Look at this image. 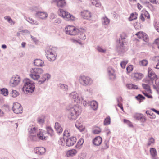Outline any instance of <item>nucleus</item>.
Masks as SVG:
<instances>
[{
    "instance_id": "c756f323",
    "label": "nucleus",
    "mask_w": 159,
    "mask_h": 159,
    "mask_svg": "<svg viewBox=\"0 0 159 159\" xmlns=\"http://www.w3.org/2000/svg\"><path fill=\"white\" fill-rule=\"evenodd\" d=\"M138 14L136 12L132 13L130 14L129 20L132 21L133 20H136L137 18Z\"/></svg>"
},
{
    "instance_id": "09e8293b",
    "label": "nucleus",
    "mask_w": 159,
    "mask_h": 159,
    "mask_svg": "<svg viewBox=\"0 0 159 159\" xmlns=\"http://www.w3.org/2000/svg\"><path fill=\"white\" fill-rule=\"evenodd\" d=\"M19 95V93L18 92L15 90H13L12 92L11 95L13 97H16Z\"/></svg>"
},
{
    "instance_id": "393cba45",
    "label": "nucleus",
    "mask_w": 159,
    "mask_h": 159,
    "mask_svg": "<svg viewBox=\"0 0 159 159\" xmlns=\"http://www.w3.org/2000/svg\"><path fill=\"white\" fill-rule=\"evenodd\" d=\"M55 128L56 131L58 133H61L63 131V129L60 125L58 122L55 123Z\"/></svg>"
},
{
    "instance_id": "f8f14e48",
    "label": "nucleus",
    "mask_w": 159,
    "mask_h": 159,
    "mask_svg": "<svg viewBox=\"0 0 159 159\" xmlns=\"http://www.w3.org/2000/svg\"><path fill=\"white\" fill-rule=\"evenodd\" d=\"M76 141V138L74 137H71L68 138L66 141V145L68 147L73 146Z\"/></svg>"
},
{
    "instance_id": "b1692460",
    "label": "nucleus",
    "mask_w": 159,
    "mask_h": 159,
    "mask_svg": "<svg viewBox=\"0 0 159 159\" xmlns=\"http://www.w3.org/2000/svg\"><path fill=\"white\" fill-rule=\"evenodd\" d=\"M90 105L91 108L93 110H96L98 108V103L95 101H91L89 103Z\"/></svg>"
},
{
    "instance_id": "423d86ee",
    "label": "nucleus",
    "mask_w": 159,
    "mask_h": 159,
    "mask_svg": "<svg viewBox=\"0 0 159 159\" xmlns=\"http://www.w3.org/2000/svg\"><path fill=\"white\" fill-rule=\"evenodd\" d=\"M58 14L59 16L66 20H73L75 19V18L73 16L62 9H59Z\"/></svg>"
},
{
    "instance_id": "680f3d73",
    "label": "nucleus",
    "mask_w": 159,
    "mask_h": 159,
    "mask_svg": "<svg viewBox=\"0 0 159 159\" xmlns=\"http://www.w3.org/2000/svg\"><path fill=\"white\" fill-rule=\"evenodd\" d=\"M151 110H152L154 112L157 114L159 115V111H157L154 108H152L151 109Z\"/></svg>"
},
{
    "instance_id": "9d476101",
    "label": "nucleus",
    "mask_w": 159,
    "mask_h": 159,
    "mask_svg": "<svg viewBox=\"0 0 159 159\" xmlns=\"http://www.w3.org/2000/svg\"><path fill=\"white\" fill-rule=\"evenodd\" d=\"M12 109L15 113L19 114L22 112L23 109L20 103L16 102L13 104Z\"/></svg>"
},
{
    "instance_id": "338daca9",
    "label": "nucleus",
    "mask_w": 159,
    "mask_h": 159,
    "mask_svg": "<svg viewBox=\"0 0 159 159\" xmlns=\"http://www.w3.org/2000/svg\"><path fill=\"white\" fill-rule=\"evenodd\" d=\"M150 2L153 4H156V0H148Z\"/></svg>"
},
{
    "instance_id": "e433bc0d",
    "label": "nucleus",
    "mask_w": 159,
    "mask_h": 159,
    "mask_svg": "<svg viewBox=\"0 0 159 159\" xmlns=\"http://www.w3.org/2000/svg\"><path fill=\"white\" fill-rule=\"evenodd\" d=\"M91 2L96 7H99L101 5L98 0H91Z\"/></svg>"
},
{
    "instance_id": "412c9836",
    "label": "nucleus",
    "mask_w": 159,
    "mask_h": 159,
    "mask_svg": "<svg viewBox=\"0 0 159 159\" xmlns=\"http://www.w3.org/2000/svg\"><path fill=\"white\" fill-rule=\"evenodd\" d=\"M57 6L59 7H63L66 5L65 0H56Z\"/></svg>"
},
{
    "instance_id": "bf43d9fd",
    "label": "nucleus",
    "mask_w": 159,
    "mask_h": 159,
    "mask_svg": "<svg viewBox=\"0 0 159 159\" xmlns=\"http://www.w3.org/2000/svg\"><path fill=\"white\" fill-rule=\"evenodd\" d=\"M146 113L147 115H149V116H152V112L150 110L147 111H146Z\"/></svg>"
},
{
    "instance_id": "de8ad7c7",
    "label": "nucleus",
    "mask_w": 159,
    "mask_h": 159,
    "mask_svg": "<svg viewBox=\"0 0 159 159\" xmlns=\"http://www.w3.org/2000/svg\"><path fill=\"white\" fill-rule=\"evenodd\" d=\"M133 69V66L132 65H129L126 68L127 73H130Z\"/></svg>"
},
{
    "instance_id": "5701e85b",
    "label": "nucleus",
    "mask_w": 159,
    "mask_h": 159,
    "mask_svg": "<svg viewBox=\"0 0 159 159\" xmlns=\"http://www.w3.org/2000/svg\"><path fill=\"white\" fill-rule=\"evenodd\" d=\"M43 131L42 130H39V133L37 134L38 137L40 139L45 140L47 139V137L43 134Z\"/></svg>"
},
{
    "instance_id": "1a4fd4ad",
    "label": "nucleus",
    "mask_w": 159,
    "mask_h": 159,
    "mask_svg": "<svg viewBox=\"0 0 159 159\" xmlns=\"http://www.w3.org/2000/svg\"><path fill=\"white\" fill-rule=\"evenodd\" d=\"M20 81V78L18 75H14L11 79L10 84L12 87H14L17 85Z\"/></svg>"
},
{
    "instance_id": "c9c22d12",
    "label": "nucleus",
    "mask_w": 159,
    "mask_h": 159,
    "mask_svg": "<svg viewBox=\"0 0 159 159\" xmlns=\"http://www.w3.org/2000/svg\"><path fill=\"white\" fill-rule=\"evenodd\" d=\"M1 93L4 96H7L8 94V91L7 89L3 88L0 90Z\"/></svg>"
},
{
    "instance_id": "4c0bfd02",
    "label": "nucleus",
    "mask_w": 159,
    "mask_h": 159,
    "mask_svg": "<svg viewBox=\"0 0 159 159\" xmlns=\"http://www.w3.org/2000/svg\"><path fill=\"white\" fill-rule=\"evenodd\" d=\"M111 122V119L109 116L107 117L104 120V124L105 125H109Z\"/></svg>"
},
{
    "instance_id": "49530a36",
    "label": "nucleus",
    "mask_w": 159,
    "mask_h": 159,
    "mask_svg": "<svg viewBox=\"0 0 159 159\" xmlns=\"http://www.w3.org/2000/svg\"><path fill=\"white\" fill-rule=\"evenodd\" d=\"M29 132L31 134L35 133L36 132V129L34 127H29Z\"/></svg>"
},
{
    "instance_id": "f3484780",
    "label": "nucleus",
    "mask_w": 159,
    "mask_h": 159,
    "mask_svg": "<svg viewBox=\"0 0 159 159\" xmlns=\"http://www.w3.org/2000/svg\"><path fill=\"white\" fill-rule=\"evenodd\" d=\"M86 31L85 29H81L79 30V38L81 40H84L86 39L85 33Z\"/></svg>"
},
{
    "instance_id": "aec40b11",
    "label": "nucleus",
    "mask_w": 159,
    "mask_h": 159,
    "mask_svg": "<svg viewBox=\"0 0 159 159\" xmlns=\"http://www.w3.org/2000/svg\"><path fill=\"white\" fill-rule=\"evenodd\" d=\"M75 126L80 131H84L85 130L84 126L78 120L76 121Z\"/></svg>"
},
{
    "instance_id": "72a5a7b5",
    "label": "nucleus",
    "mask_w": 159,
    "mask_h": 159,
    "mask_svg": "<svg viewBox=\"0 0 159 159\" xmlns=\"http://www.w3.org/2000/svg\"><path fill=\"white\" fill-rule=\"evenodd\" d=\"M47 133L51 136L54 135V132L52 129L50 127H46Z\"/></svg>"
},
{
    "instance_id": "6e6552de",
    "label": "nucleus",
    "mask_w": 159,
    "mask_h": 159,
    "mask_svg": "<svg viewBox=\"0 0 159 159\" xmlns=\"http://www.w3.org/2000/svg\"><path fill=\"white\" fill-rule=\"evenodd\" d=\"M148 77L152 81L155 80V83L157 86H159V82H158L157 80V76L154 72L150 68H148Z\"/></svg>"
},
{
    "instance_id": "4d7b16f0",
    "label": "nucleus",
    "mask_w": 159,
    "mask_h": 159,
    "mask_svg": "<svg viewBox=\"0 0 159 159\" xmlns=\"http://www.w3.org/2000/svg\"><path fill=\"white\" fill-rule=\"evenodd\" d=\"M139 18L142 22L144 21L145 18L143 14H141V15H140Z\"/></svg>"
},
{
    "instance_id": "c03bdc74",
    "label": "nucleus",
    "mask_w": 159,
    "mask_h": 159,
    "mask_svg": "<svg viewBox=\"0 0 159 159\" xmlns=\"http://www.w3.org/2000/svg\"><path fill=\"white\" fill-rule=\"evenodd\" d=\"M155 142L154 139L152 138H151L148 140V142L147 144L148 146H149L151 144H154Z\"/></svg>"
},
{
    "instance_id": "2f4dec72",
    "label": "nucleus",
    "mask_w": 159,
    "mask_h": 159,
    "mask_svg": "<svg viewBox=\"0 0 159 159\" xmlns=\"http://www.w3.org/2000/svg\"><path fill=\"white\" fill-rule=\"evenodd\" d=\"M101 130L99 127H94L93 128L92 132L95 134H98L101 132Z\"/></svg>"
},
{
    "instance_id": "4468645a",
    "label": "nucleus",
    "mask_w": 159,
    "mask_h": 159,
    "mask_svg": "<svg viewBox=\"0 0 159 159\" xmlns=\"http://www.w3.org/2000/svg\"><path fill=\"white\" fill-rule=\"evenodd\" d=\"M81 15L84 19H89L92 16L90 11L88 10H84L81 12Z\"/></svg>"
},
{
    "instance_id": "4be33fe9",
    "label": "nucleus",
    "mask_w": 159,
    "mask_h": 159,
    "mask_svg": "<svg viewBox=\"0 0 159 159\" xmlns=\"http://www.w3.org/2000/svg\"><path fill=\"white\" fill-rule=\"evenodd\" d=\"M108 73L111 79H114L116 78V76L115 74V71L112 68H108Z\"/></svg>"
},
{
    "instance_id": "9b49d317",
    "label": "nucleus",
    "mask_w": 159,
    "mask_h": 159,
    "mask_svg": "<svg viewBox=\"0 0 159 159\" xmlns=\"http://www.w3.org/2000/svg\"><path fill=\"white\" fill-rule=\"evenodd\" d=\"M135 35L139 38L143 39L145 42H147L148 41V36L146 33L143 32H139L137 33Z\"/></svg>"
},
{
    "instance_id": "052dcab7",
    "label": "nucleus",
    "mask_w": 159,
    "mask_h": 159,
    "mask_svg": "<svg viewBox=\"0 0 159 159\" xmlns=\"http://www.w3.org/2000/svg\"><path fill=\"white\" fill-rule=\"evenodd\" d=\"M154 43L157 44H159V38L156 39L154 42Z\"/></svg>"
},
{
    "instance_id": "a211bd4d",
    "label": "nucleus",
    "mask_w": 159,
    "mask_h": 159,
    "mask_svg": "<svg viewBox=\"0 0 159 159\" xmlns=\"http://www.w3.org/2000/svg\"><path fill=\"white\" fill-rule=\"evenodd\" d=\"M102 138L100 136L96 137L93 140V144L96 146L99 145L102 143Z\"/></svg>"
},
{
    "instance_id": "39448f33",
    "label": "nucleus",
    "mask_w": 159,
    "mask_h": 159,
    "mask_svg": "<svg viewBox=\"0 0 159 159\" xmlns=\"http://www.w3.org/2000/svg\"><path fill=\"white\" fill-rule=\"evenodd\" d=\"M80 83L84 86L90 85L93 84V80L90 77L84 75L80 77Z\"/></svg>"
},
{
    "instance_id": "2eb2a0df",
    "label": "nucleus",
    "mask_w": 159,
    "mask_h": 159,
    "mask_svg": "<svg viewBox=\"0 0 159 159\" xmlns=\"http://www.w3.org/2000/svg\"><path fill=\"white\" fill-rule=\"evenodd\" d=\"M35 153L40 155L43 154L45 152V149L43 147H37L34 149Z\"/></svg>"
},
{
    "instance_id": "69168bd1",
    "label": "nucleus",
    "mask_w": 159,
    "mask_h": 159,
    "mask_svg": "<svg viewBox=\"0 0 159 159\" xmlns=\"http://www.w3.org/2000/svg\"><path fill=\"white\" fill-rule=\"evenodd\" d=\"M118 105L121 109L123 111V108L122 104L121 103H119L118 104Z\"/></svg>"
},
{
    "instance_id": "6e6d98bb",
    "label": "nucleus",
    "mask_w": 159,
    "mask_h": 159,
    "mask_svg": "<svg viewBox=\"0 0 159 159\" xmlns=\"http://www.w3.org/2000/svg\"><path fill=\"white\" fill-rule=\"evenodd\" d=\"M143 14L144 17L147 18L148 19H150V15L148 12L145 11L144 12V13Z\"/></svg>"
},
{
    "instance_id": "a18cd8bd",
    "label": "nucleus",
    "mask_w": 159,
    "mask_h": 159,
    "mask_svg": "<svg viewBox=\"0 0 159 159\" xmlns=\"http://www.w3.org/2000/svg\"><path fill=\"white\" fill-rule=\"evenodd\" d=\"M148 98H152L153 97L152 95L151 94V93H148V92H142Z\"/></svg>"
},
{
    "instance_id": "a878e982",
    "label": "nucleus",
    "mask_w": 159,
    "mask_h": 159,
    "mask_svg": "<svg viewBox=\"0 0 159 159\" xmlns=\"http://www.w3.org/2000/svg\"><path fill=\"white\" fill-rule=\"evenodd\" d=\"M84 143V140L82 138H80L78 141L75 147L77 149H80L82 147Z\"/></svg>"
},
{
    "instance_id": "473e14b6",
    "label": "nucleus",
    "mask_w": 159,
    "mask_h": 159,
    "mask_svg": "<svg viewBox=\"0 0 159 159\" xmlns=\"http://www.w3.org/2000/svg\"><path fill=\"white\" fill-rule=\"evenodd\" d=\"M150 152L151 156L152 157H156L157 155L156 150L154 148H151L150 149Z\"/></svg>"
},
{
    "instance_id": "ddd939ff",
    "label": "nucleus",
    "mask_w": 159,
    "mask_h": 159,
    "mask_svg": "<svg viewBox=\"0 0 159 159\" xmlns=\"http://www.w3.org/2000/svg\"><path fill=\"white\" fill-rule=\"evenodd\" d=\"M134 117L136 120H140L143 122H145L146 120L145 117L141 113H136L134 115Z\"/></svg>"
},
{
    "instance_id": "0e129e2a",
    "label": "nucleus",
    "mask_w": 159,
    "mask_h": 159,
    "mask_svg": "<svg viewBox=\"0 0 159 159\" xmlns=\"http://www.w3.org/2000/svg\"><path fill=\"white\" fill-rule=\"evenodd\" d=\"M4 112L0 109V116H3L4 115Z\"/></svg>"
},
{
    "instance_id": "0eeeda50",
    "label": "nucleus",
    "mask_w": 159,
    "mask_h": 159,
    "mask_svg": "<svg viewBox=\"0 0 159 159\" xmlns=\"http://www.w3.org/2000/svg\"><path fill=\"white\" fill-rule=\"evenodd\" d=\"M66 34L70 35H75L77 34L79 30L75 27L72 25H68L65 28Z\"/></svg>"
},
{
    "instance_id": "cd10ccee",
    "label": "nucleus",
    "mask_w": 159,
    "mask_h": 159,
    "mask_svg": "<svg viewBox=\"0 0 159 159\" xmlns=\"http://www.w3.org/2000/svg\"><path fill=\"white\" fill-rule=\"evenodd\" d=\"M34 64L35 65L38 66H43L44 65V62L40 59H37L34 60Z\"/></svg>"
},
{
    "instance_id": "bb28decb",
    "label": "nucleus",
    "mask_w": 159,
    "mask_h": 159,
    "mask_svg": "<svg viewBox=\"0 0 159 159\" xmlns=\"http://www.w3.org/2000/svg\"><path fill=\"white\" fill-rule=\"evenodd\" d=\"M143 77V74L140 73H135L134 74L133 77L134 80H139Z\"/></svg>"
},
{
    "instance_id": "f704fd0d",
    "label": "nucleus",
    "mask_w": 159,
    "mask_h": 159,
    "mask_svg": "<svg viewBox=\"0 0 159 159\" xmlns=\"http://www.w3.org/2000/svg\"><path fill=\"white\" fill-rule=\"evenodd\" d=\"M102 21L103 24L107 25L110 23V20L106 17H103L102 18Z\"/></svg>"
},
{
    "instance_id": "864d4df0",
    "label": "nucleus",
    "mask_w": 159,
    "mask_h": 159,
    "mask_svg": "<svg viewBox=\"0 0 159 159\" xmlns=\"http://www.w3.org/2000/svg\"><path fill=\"white\" fill-rule=\"evenodd\" d=\"M60 86L61 88L64 90H66L68 88V86L63 84H60Z\"/></svg>"
},
{
    "instance_id": "20e7f679",
    "label": "nucleus",
    "mask_w": 159,
    "mask_h": 159,
    "mask_svg": "<svg viewBox=\"0 0 159 159\" xmlns=\"http://www.w3.org/2000/svg\"><path fill=\"white\" fill-rule=\"evenodd\" d=\"M46 52L47 58L49 61H53L55 60L56 55L55 48L51 46L48 47Z\"/></svg>"
},
{
    "instance_id": "c85d7f7f",
    "label": "nucleus",
    "mask_w": 159,
    "mask_h": 159,
    "mask_svg": "<svg viewBox=\"0 0 159 159\" xmlns=\"http://www.w3.org/2000/svg\"><path fill=\"white\" fill-rule=\"evenodd\" d=\"M142 87L145 90L146 92H148V93H152L150 87L148 85L145 84H142Z\"/></svg>"
},
{
    "instance_id": "6ab92c4d",
    "label": "nucleus",
    "mask_w": 159,
    "mask_h": 159,
    "mask_svg": "<svg viewBox=\"0 0 159 159\" xmlns=\"http://www.w3.org/2000/svg\"><path fill=\"white\" fill-rule=\"evenodd\" d=\"M77 151L75 149H72L67 151L66 155L67 157H71L76 155Z\"/></svg>"
},
{
    "instance_id": "3c124183",
    "label": "nucleus",
    "mask_w": 159,
    "mask_h": 159,
    "mask_svg": "<svg viewBox=\"0 0 159 159\" xmlns=\"http://www.w3.org/2000/svg\"><path fill=\"white\" fill-rule=\"evenodd\" d=\"M128 61H123L121 62L120 64L121 66L123 68H125V67L126 64L128 63Z\"/></svg>"
},
{
    "instance_id": "dca6fc26",
    "label": "nucleus",
    "mask_w": 159,
    "mask_h": 159,
    "mask_svg": "<svg viewBox=\"0 0 159 159\" xmlns=\"http://www.w3.org/2000/svg\"><path fill=\"white\" fill-rule=\"evenodd\" d=\"M36 16L41 19H45L48 17V14L47 13L42 11H39L36 14Z\"/></svg>"
},
{
    "instance_id": "7c9ffc66",
    "label": "nucleus",
    "mask_w": 159,
    "mask_h": 159,
    "mask_svg": "<svg viewBox=\"0 0 159 159\" xmlns=\"http://www.w3.org/2000/svg\"><path fill=\"white\" fill-rule=\"evenodd\" d=\"M127 87L130 89H137L138 87L137 85L132 84H129L126 85Z\"/></svg>"
},
{
    "instance_id": "58836bf2",
    "label": "nucleus",
    "mask_w": 159,
    "mask_h": 159,
    "mask_svg": "<svg viewBox=\"0 0 159 159\" xmlns=\"http://www.w3.org/2000/svg\"><path fill=\"white\" fill-rule=\"evenodd\" d=\"M70 97L71 98H73L74 101L78 98V95L77 93L74 92L71 93L70 95Z\"/></svg>"
},
{
    "instance_id": "79ce46f5",
    "label": "nucleus",
    "mask_w": 159,
    "mask_h": 159,
    "mask_svg": "<svg viewBox=\"0 0 159 159\" xmlns=\"http://www.w3.org/2000/svg\"><path fill=\"white\" fill-rule=\"evenodd\" d=\"M64 135L67 137H69L70 136V131L69 129H65L64 132Z\"/></svg>"
},
{
    "instance_id": "774afa93",
    "label": "nucleus",
    "mask_w": 159,
    "mask_h": 159,
    "mask_svg": "<svg viewBox=\"0 0 159 159\" xmlns=\"http://www.w3.org/2000/svg\"><path fill=\"white\" fill-rule=\"evenodd\" d=\"M155 68L157 69H159V60L158 61V63L156 65Z\"/></svg>"
},
{
    "instance_id": "f03ea898",
    "label": "nucleus",
    "mask_w": 159,
    "mask_h": 159,
    "mask_svg": "<svg viewBox=\"0 0 159 159\" xmlns=\"http://www.w3.org/2000/svg\"><path fill=\"white\" fill-rule=\"evenodd\" d=\"M80 113L79 107L76 106H75L70 109L68 118L70 120H75Z\"/></svg>"
},
{
    "instance_id": "8fccbe9b",
    "label": "nucleus",
    "mask_w": 159,
    "mask_h": 159,
    "mask_svg": "<svg viewBox=\"0 0 159 159\" xmlns=\"http://www.w3.org/2000/svg\"><path fill=\"white\" fill-rule=\"evenodd\" d=\"M123 121L125 123L127 124L129 127H133L132 123L129 120L125 119Z\"/></svg>"
},
{
    "instance_id": "a19ab883",
    "label": "nucleus",
    "mask_w": 159,
    "mask_h": 159,
    "mask_svg": "<svg viewBox=\"0 0 159 159\" xmlns=\"http://www.w3.org/2000/svg\"><path fill=\"white\" fill-rule=\"evenodd\" d=\"M148 62L146 60H143L139 61V64L141 66H146L148 64Z\"/></svg>"
},
{
    "instance_id": "37998d69",
    "label": "nucleus",
    "mask_w": 159,
    "mask_h": 159,
    "mask_svg": "<svg viewBox=\"0 0 159 159\" xmlns=\"http://www.w3.org/2000/svg\"><path fill=\"white\" fill-rule=\"evenodd\" d=\"M126 36L124 34H122L121 35V39L120 42V45L121 47L123 46V41L124 39H125V37Z\"/></svg>"
},
{
    "instance_id": "13d9d810",
    "label": "nucleus",
    "mask_w": 159,
    "mask_h": 159,
    "mask_svg": "<svg viewBox=\"0 0 159 159\" xmlns=\"http://www.w3.org/2000/svg\"><path fill=\"white\" fill-rule=\"evenodd\" d=\"M5 19L7 20L8 22L10 21V20H11V17L8 16H5L4 17Z\"/></svg>"
},
{
    "instance_id": "e2e57ef3",
    "label": "nucleus",
    "mask_w": 159,
    "mask_h": 159,
    "mask_svg": "<svg viewBox=\"0 0 159 159\" xmlns=\"http://www.w3.org/2000/svg\"><path fill=\"white\" fill-rule=\"evenodd\" d=\"M38 122L40 123H43L44 122V120L42 119L39 118L38 120Z\"/></svg>"
},
{
    "instance_id": "ea45409f",
    "label": "nucleus",
    "mask_w": 159,
    "mask_h": 159,
    "mask_svg": "<svg viewBox=\"0 0 159 159\" xmlns=\"http://www.w3.org/2000/svg\"><path fill=\"white\" fill-rule=\"evenodd\" d=\"M136 98L139 101V102H141L142 101L145 99V98L141 94H139L136 97Z\"/></svg>"
},
{
    "instance_id": "5fc2aeb1",
    "label": "nucleus",
    "mask_w": 159,
    "mask_h": 159,
    "mask_svg": "<svg viewBox=\"0 0 159 159\" xmlns=\"http://www.w3.org/2000/svg\"><path fill=\"white\" fill-rule=\"evenodd\" d=\"M59 143L61 145H63L65 143V141L63 138H61L59 141Z\"/></svg>"
},
{
    "instance_id": "7ed1b4c3",
    "label": "nucleus",
    "mask_w": 159,
    "mask_h": 159,
    "mask_svg": "<svg viewBox=\"0 0 159 159\" xmlns=\"http://www.w3.org/2000/svg\"><path fill=\"white\" fill-rule=\"evenodd\" d=\"M25 84L23 87V89L25 90L27 93H32L34 90V85L33 82L28 79L24 80Z\"/></svg>"
},
{
    "instance_id": "603ef678",
    "label": "nucleus",
    "mask_w": 159,
    "mask_h": 159,
    "mask_svg": "<svg viewBox=\"0 0 159 159\" xmlns=\"http://www.w3.org/2000/svg\"><path fill=\"white\" fill-rule=\"evenodd\" d=\"M97 49L99 52L102 53H105L106 52V49H103L101 47L99 46H98L97 47Z\"/></svg>"
},
{
    "instance_id": "f257e3e1",
    "label": "nucleus",
    "mask_w": 159,
    "mask_h": 159,
    "mask_svg": "<svg viewBox=\"0 0 159 159\" xmlns=\"http://www.w3.org/2000/svg\"><path fill=\"white\" fill-rule=\"evenodd\" d=\"M43 72V70L41 68H32L30 71L29 75L34 80H37L39 84H41L50 77V75L48 74L40 75Z\"/></svg>"
}]
</instances>
